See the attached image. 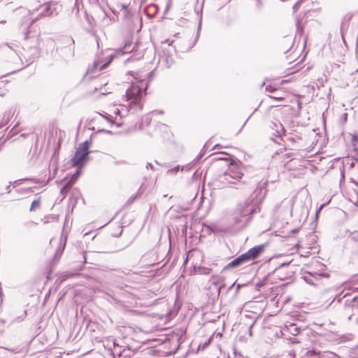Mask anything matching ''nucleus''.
I'll return each mask as SVG.
<instances>
[{
	"label": "nucleus",
	"instance_id": "nucleus-1",
	"mask_svg": "<svg viewBox=\"0 0 358 358\" xmlns=\"http://www.w3.org/2000/svg\"><path fill=\"white\" fill-rule=\"evenodd\" d=\"M134 80L131 81V87L127 90L126 98L128 102V106L130 108H137L141 109V99L145 94V90L148 87V82L145 81L147 74L142 75L140 73L135 72L131 74Z\"/></svg>",
	"mask_w": 358,
	"mask_h": 358
},
{
	"label": "nucleus",
	"instance_id": "nucleus-2",
	"mask_svg": "<svg viewBox=\"0 0 358 358\" xmlns=\"http://www.w3.org/2000/svg\"><path fill=\"white\" fill-rule=\"evenodd\" d=\"M243 176V167L240 162H232L227 170L218 178L222 187L236 184Z\"/></svg>",
	"mask_w": 358,
	"mask_h": 358
},
{
	"label": "nucleus",
	"instance_id": "nucleus-3",
	"mask_svg": "<svg viewBox=\"0 0 358 358\" xmlns=\"http://www.w3.org/2000/svg\"><path fill=\"white\" fill-rule=\"evenodd\" d=\"M263 245H257L250 249L245 253L242 254L229 262L225 267V269L236 268L243 264L254 260L259 256V255L263 252Z\"/></svg>",
	"mask_w": 358,
	"mask_h": 358
},
{
	"label": "nucleus",
	"instance_id": "nucleus-4",
	"mask_svg": "<svg viewBox=\"0 0 358 358\" xmlns=\"http://www.w3.org/2000/svg\"><path fill=\"white\" fill-rule=\"evenodd\" d=\"M256 210L255 206L252 201H246L245 203L241 206L234 214V222L239 224L241 227H245L250 220L249 216Z\"/></svg>",
	"mask_w": 358,
	"mask_h": 358
},
{
	"label": "nucleus",
	"instance_id": "nucleus-5",
	"mask_svg": "<svg viewBox=\"0 0 358 358\" xmlns=\"http://www.w3.org/2000/svg\"><path fill=\"white\" fill-rule=\"evenodd\" d=\"M90 145V142L88 141H85L84 143L79 145L76 149L74 157L71 159V163L73 166H78V168L80 169L88 160Z\"/></svg>",
	"mask_w": 358,
	"mask_h": 358
},
{
	"label": "nucleus",
	"instance_id": "nucleus-6",
	"mask_svg": "<svg viewBox=\"0 0 358 358\" xmlns=\"http://www.w3.org/2000/svg\"><path fill=\"white\" fill-rule=\"evenodd\" d=\"M42 12L40 14V17L53 16L57 15V5L52 2H46L40 6Z\"/></svg>",
	"mask_w": 358,
	"mask_h": 358
},
{
	"label": "nucleus",
	"instance_id": "nucleus-7",
	"mask_svg": "<svg viewBox=\"0 0 358 358\" xmlns=\"http://www.w3.org/2000/svg\"><path fill=\"white\" fill-rule=\"evenodd\" d=\"M293 205L294 203L292 199H285L280 203L279 206H275V209L276 211H280L291 215L292 213Z\"/></svg>",
	"mask_w": 358,
	"mask_h": 358
},
{
	"label": "nucleus",
	"instance_id": "nucleus-8",
	"mask_svg": "<svg viewBox=\"0 0 358 358\" xmlns=\"http://www.w3.org/2000/svg\"><path fill=\"white\" fill-rule=\"evenodd\" d=\"M320 276H324V277L327 276V277L328 275L310 271V272H308V275H304L303 278L307 283L310 284V285H315V282L312 279V277L314 278L315 280H317V278Z\"/></svg>",
	"mask_w": 358,
	"mask_h": 358
},
{
	"label": "nucleus",
	"instance_id": "nucleus-9",
	"mask_svg": "<svg viewBox=\"0 0 358 358\" xmlns=\"http://www.w3.org/2000/svg\"><path fill=\"white\" fill-rule=\"evenodd\" d=\"M113 58V55H110L108 57H107L106 62H105L104 63H102L99 61L94 62L93 65V69L92 70V71H95L96 70L101 71L105 69L112 61Z\"/></svg>",
	"mask_w": 358,
	"mask_h": 358
},
{
	"label": "nucleus",
	"instance_id": "nucleus-10",
	"mask_svg": "<svg viewBox=\"0 0 358 358\" xmlns=\"http://www.w3.org/2000/svg\"><path fill=\"white\" fill-rule=\"evenodd\" d=\"M212 284L217 288L218 294H220L222 287L224 286L222 277L220 275H212Z\"/></svg>",
	"mask_w": 358,
	"mask_h": 358
},
{
	"label": "nucleus",
	"instance_id": "nucleus-11",
	"mask_svg": "<svg viewBox=\"0 0 358 358\" xmlns=\"http://www.w3.org/2000/svg\"><path fill=\"white\" fill-rule=\"evenodd\" d=\"M273 125L276 128L275 130L278 136H282L285 134V129H284L281 123H273Z\"/></svg>",
	"mask_w": 358,
	"mask_h": 358
},
{
	"label": "nucleus",
	"instance_id": "nucleus-12",
	"mask_svg": "<svg viewBox=\"0 0 358 358\" xmlns=\"http://www.w3.org/2000/svg\"><path fill=\"white\" fill-rule=\"evenodd\" d=\"M71 182H68L66 185H64L60 190V193L62 195V197L64 198L67 194V192H69V190L71 189Z\"/></svg>",
	"mask_w": 358,
	"mask_h": 358
},
{
	"label": "nucleus",
	"instance_id": "nucleus-13",
	"mask_svg": "<svg viewBox=\"0 0 358 358\" xmlns=\"http://www.w3.org/2000/svg\"><path fill=\"white\" fill-rule=\"evenodd\" d=\"M41 205L40 199H36L33 201L30 207V211H34L36 208H38Z\"/></svg>",
	"mask_w": 358,
	"mask_h": 358
},
{
	"label": "nucleus",
	"instance_id": "nucleus-14",
	"mask_svg": "<svg viewBox=\"0 0 358 358\" xmlns=\"http://www.w3.org/2000/svg\"><path fill=\"white\" fill-rule=\"evenodd\" d=\"M349 238L351 241L358 243V231H354L350 233Z\"/></svg>",
	"mask_w": 358,
	"mask_h": 358
},
{
	"label": "nucleus",
	"instance_id": "nucleus-15",
	"mask_svg": "<svg viewBox=\"0 0 358 358\" xmlns=\"http://www.w3.org/2000/svg\"><path fill=\"white\" fill-rule=\"evenodd\" d=\"M129 44L128 43H126L124 47L123 48V49H121L120 50H117V55H123L124 53L125 52H128L130 51V48H129Z\"/></svg>",
	"mask_w": 358,
	"mask_h": 358
},
{
	"label": "nucleus",
	"instance_id": "nucleus-16",
	"mask_svg": "<svg viewBox=\"0 0 358 358\" xmlns=\"http://www.w3.org/2000/svg\"><path fill=\"white\" fill-rule=\"evenodd\" d=\"M303 1V0H298L296 3L293 6V10L294 12H296L298 10V9L299 8L301 4L302 3V2Z\"/></svg>",
	"mask_w": 358,
	"mask_h": 358
},
{
	"label": "nucleus",
	"instance_id": "nucleus-17",
	"mask_svg": "<svg viewBox=\"0 0 358 358\" xmlns=\"http://www.w3.org/2000/svg\"><path fill=\"white\" fill-rule=\"evenodd\" d=\"M80 170H78L76 171V173L72 176L71 179V181L69 182H71V184L73 182H74V181L78 178V176H80Z\"/></svg>",
	"mask_w": 358,
	"mask_h": 358
},
{
	"label": "nucleus",
	"instance_id": "nucleus-18",
	"mask_svg": "<svg viewBox=\"0 0 358 358\" xmlns=\"http://www.w3.org/2000/svg\"><path fill=\"white\" fill-rule=\"evenodd\" d=\"M199 273L201 274H207L209 273V269L206 268H200L199 270Z\"/></svg>",
	"mask_w": 358,
	"mask_h": 358
},
{
	"label": "nucleus",
	"instance_id": "nucleus-19",
	"mask_svg": "<svg viewBox=\"0 0 358 358\" xmlns=\"http://www.w3.org/2000/svg\"><path fill=\"white\" fill-rule=\"evenodd\" d=\"M98 115L101 117L105 118L109 123L113 124L111 119L109 118L108 117H105V115H103L101 113H98Z\"/></svg>",
	"mask_w": 358,
	"mask_h": 358
},
{
	"label": "nucleus",
	"instance_id": "nucleus-20",
	"mask_svg": "<svg viewBox=\"0 0 358 358\" xmlns=\"http://www.w3.org/2000/svg\"><path fill=\"white\" fill-rule=\"evenodd\" d=\"M270 98L274 99H276V100H282L283 99V97L278 96H271Z\"/></svg>",
	"mask_w": 358,
	"mask_h": 358
},
{
	"label": "nucleus",
	"instance_id": "nucleus-21",
	"mask_svg": "<svg viewBox=\"0 0 358 358\" xmlns=\"http://www.w3.org/2000/svg\"><path fill=\"white\" fill-rule=\"evenodd\" d=\"M290 328H291V331H292V329H293L294 331H297V328L295 324H291Z\"/></svg>",
	"mask_w": 358,
	"mask_h": 358
},
{
	"label": "nucleus",
	"instance_id": "nucleus-22",
	"mask_svg": "<svg viewBox=\"0 0 358 358\" xmlns=\"http://www.w3.org/2000/svg\"><path fill=\"white\" fill-rule=\"evenodd\" d=\"M151 113L152 114H154V113L163 114L164 111L163 110H153L151 112Z\"/></svg>",
	"mask_w": 358,
	"mask_h": 358
},
{
	"label": "nucleus",
	"instance_id": "nucleus-23",
	"mask_svg": "<svg viewBox=\"0 0 358 358\" xmlns=\"http://www.w3.org/2000/svg\"><path fill=\"white\" fill-rule=\"evenodd\" d=\"M57 169H58V166H57V164H56L55 165V169H54V175L56 174L57 171Z\"/></svg>",
	"mask_w": 358,
	"mask_h": 358
},
{
	"label": "nucleus",
	"instance_id": "nucleus-24",
	"mask_svg": "<svg viewBox=\"0 0 358 358\" xmlns=\"http://www.w3.org/2000/svg\"><path fill=\"white\" fill-rule=\"evenodd\" d=\"M10 185H11V182H10L9 185H8L6 187V190H7L8 193L10 192Z\"/></svg>",
	"mask_w": 358,
	"mask_h": 358
},
{
	"label": "nucleus",
	"instance_id": "nucleus-25",
	"mask_svg": "<svg viewBox=\"0 0 358 358\" xmlns=\"http://www.w3.org/2000/svg\"><path fill=\"white\" fill-rule=\"evenodd\" d=\"M159 127H164V129H168V127H167L166 125H165V124H159Z\"/></svg>",
	"mask_w": 358,
	"mask_h": 358
},
{
	"label": "nucleus",
	"instance_id": "nucleus-26",
	"mask_svg": "<svg viewBox=\"0 0 358 358\" xmlns=\"http://www.w3.org/2000/svg\"><path fill=\"white\" fill-rule=\"evenodd\" d=\"M266 91H271V87L268 86V87H266Z\"/></svg>",
	"mask_w": 358,
	"mask_h": 358
},
{
	"label": "nucleus",
	"instance_id": "nucleus-27",
	"mask_svg": "<svg viewBox=\"0 0 358 358\" xmlns=\"http://www.w3.org/2000/svg\"><path fill=\"white\" fill-rule=\"evenodd\" d=\"M148 167H151V168H152V164H150V163H148V165H147V168H148Z\"/></svg>",
	"mask_w": 358,
	"mask_h": 358
},
{
	"label": "nucleus",
	"instance_id": "nucleus-28",
	"mask_svg": "<svg viewBox=\"0 0 358 358\" xmlns=\"http://www.w3.org/2000/svg\"><path fill=\"white\" fill-rule=\"evenodd\" d=\"M173 63V59L171 57H170V65Z\"/></svg>",
	"mask_w": 358,
	"mask_h": 358
},
{
	"label": "nucleus",
	"instance_id": "nucleus-29",
	"mask_svg": "<svg viewBox=\"0 0 358 358\" xmlns=\"http://www.w3.org/2000/svg\"><path fill=\"white\" fill-rule=\"evenodd\" d=\"M296 26H297V27L299 28V22H297V23H296Z\"/></svg>",
	"mask_w": 358,
	"mask_h": 358
},
{
	"label": "nucleus",
	"instance_id": "nucleus-30",
	"mask_svg": "<svg viewBox=\"0 0 358 358\" xmlns=\"http://www.w3.org/2000/svg\"><path fill=\"white\" fill-rule=\"evenodd\" d=\"M115 114H118V113H120V110H117V111H115Z\"/></svg>",
	"mask_w": 358,
	"mask_h": 358
},
{
	"label": "nucleus",
	"instance_id": "nucleus-31",
	"mask_svg": "<svg viewBox=\"0 0 358 358\" xmlns=\"http://www.w3.org/2000/svg\"><path fill=\"white\" fill-rule=\"evenodd\" d=\"M4 124H0V128H1L3 127Z\"/></svg>",
	"mask_w": 358,
	"mask_h": 358
},
{
	"label": "nucleus",
	"instance_id": "nucleus-32",
	"mask_svg": "<svg viewBox=\"0 0 358 358\" xmlns=\"http://www.w3.org/2000/svg\"><path fill=\"white\" fill-rule=\"evenodd\" d=\"M13 184H14V187H15V185L17 184V181H15Z\"/></svg>",
	"mask_w": 358,
	"mask_h": 358
},
{
	"label": "nucleus",
	"instance_id": "nucleus-33",
	"mask_svg": "<svg viewBox=\"0 0 358 358\" xmlns=\"http://www.w3.org/2000/svg\"><path fill=\"white\" fill-rule=\"evenodd\" d=\"M341 175H342V178H344V174L342 173Z\"/></svg>",
	"mask_w": 358,
	"mask_h": 358
},
{
	"label": "nucleus",
	"instance_id": "nucleus-34",
	"mask_svg": "<svg viewBox=\"0 0 358 358\" xmlns=\"http://www.w3.org/2000/svg\"><path fill=\"white\" fill-rule=\"evenodd\" d=\"M357 185H358V182H357Z\"/></svg>",
	"mask_w": 358,
	"mask_h": 358
}]
</instances>
